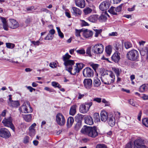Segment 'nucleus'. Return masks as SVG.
<instances>
[{
  "label": "nucleus",
  "mask_w": 148,
  "mask_h": 148,
  "mask_svg": "<svg viewBox=\"0 0 148 148\" xmlns=\"http://www.w3.org/2000/svg\"><path fill=\"white\" fill-rule=\"evenodd\" d=\"M77 106L76 105H74L72 106L70 108L69 114L73 116L76 113V108Z\"/></svg>",
  "instance_id": "obj_26"
},
{
  "label": "nucleus",
  "mask_w": 148,
  "mask_h": 148,
  "mask_svg": "<svg viewBox=\"0 0 148 148\" xmlns=\"http://www.w3.org/2000/svg\"><path fill=\"white\" fill-rule=\"evenodd\" d=\"M71 57V56L68 53H66L63 56V60L64 62L66 61L70 60L69 59Z\"/></svg>",
  "instance_id": "obj_34"
},
{
  "label": "nucleus",
  "mask_w": 148,
  "mask_h": 148,
  "mask_svg": "<svg viewBox=\"0 0 148 148\" xmlns=\"http://www.w3.org/2000/svg\"><path fill=\"white\" fill-rule=\"evenodd\" d=\"M78 98L79 99H81L82 98H83L85 95H86V94H81L79 92L78 93Z\"/></svg>",
  "instance_id": "obj_57"
},
{
  "label": "nucleus",
  "mask_w": 148,
  "mask_h": 148,
  "mask_svg": "<svg viewBox=\"0 0 148 148\" xmlns=\"http://www.w3.org/2000/svg\"><path fill=\"white\" fill-rule=\"evenodd\" d=\"M114 71L117 77H119L120 74L121 72V70L120 69L118 68H114Z\"/></svg>",
  "instance_id": "obj_42"
},
{
  "label": "nucleus",
  "mask_w": 148,
  "mask_h": 148,
  "mask_svg": "<svg viewBox=\"0 0 148 148\" xmlns=\"http://www.w3.org/2000/svg\"><path fill=\"white\" fill-rule=\"evenodd\" d=\"M0 19L1 21L3 23V27L4 29L5 30H8V26L6 19L2 17H1Z\"/></svg>",
  "instance_id": "obj_24"
},
{
  "label": "nucleus",
  "mask_w": 148,
  "mask_h": 148,
  "mask_svg": "<svg viewBox=\"0 0 148 148\" xmlns=\"http://www.w3.org/2000/svg\"><path fill=\"white\" fill-rule=\"evenodd\" d=\"M109 115H108L107 113L105 111H102L101 113V121L103 122H105L107 121Z\"/></svg>",
  "instance_id": "obj_18"
},
{
  "label": "nucleus",
  "mask_w": 148,
  "mask_h": 148,
  "mask_svg": "<svg viewBox=\"0 0 148 148\" xmlns=\"http://www.w3.org/2000/svg\"><path fill=\"white\" fill-rule=\"evenodd\" d=\"M29 136L32 137L34 136L35 134V130H29Z\"/></svg>",
  "instance_id": "obj_50"
},
{
  "label": "nucleus",
  "mask_w": 148,
  "mask_h": 148,
  "mask_svg": "<svg viewBox=\"0 0 148 148\" xmlns=\"http://www.w3.org/2000/svg\"><path fill=\"white\" fill-rule=\"evenodd\" d=\"M148 90V84H144L141 86L139 88V91L142 92Z\"/></svg>",
  "instance_id": "obj_27"
},
{
  "label": "nucleus",
  "mask_w": 148,
  "mask_h": 148,
  "mask_svg": "<svg viewBox=\"0 0 148 148\" xmlns=\"http://www.w3.org/2000/svg\"><path fill=\"white\" fill-rule=\"evenodd\" d=\"M110 4L109 1H105L102 2L100 4L99 8L102 11H104L108 9Z\"/></svg>",
  "instance_id": "obj_12"
},
{
  "label": "nucleus",
  "mask_w": 148,
  "mask_h": 148,
  "mask_svg": "<svg viewBox=\"0 0 148 148\" xmlns=\"http://www.w3.org/2000/svg\"><path fill=\"white\" fill-rule=\"evenodd\" d=\"M96 148H107V146L104 144H99L97 145Z\"/></svg>",
  "instance_id": "obj_49"
},
{
  "label": "nucleus",
  "mask_w": 148,
  "mask_h": 148,
  "mask_svg": "<svg viewBox=\"0 0 148 148\" xmlns=\"http://www.w3.org/2000/svg\"><path fill=\"white\" fill-rule=\"evenodd\" d=\"M127 57L129 60L134 61L136 60L139 57V53L135 50H132L128 52Z\"/></svg>",
  "instance_id": "obj_5"
},
{
  "label": "nucleus",
  "mask_w": 148,
  "mask_h": 148,
  "mask_svg": "<svg viewBox=\"0 0 148 148\" xmlns=\"http://www.w3.org/2000/svg\"><path fill=\"white\" fill-rule=\"evenodd\" d=\"M29 138L27 136H26L24 138L23 142L25 143H27L29 142Z\"/></svg>",
  "instance_id": "obj_56"
},
{
  "label": "nucleus",
  "mask_w": 148,
  "mask_h": 148,
  "mask_svg": "<svg viewBox=\"0 0 148 148\" xmlns=\"http://www.w3.org/2000/svg\"><path fill=\"white\" fill-rule=\"evenodd\" d=\"M82 126V121L80 120L76 124L75 128L76 130H79L81 127Z\"/></svg>",
  "instance_id": "obj_37"
},
{
  "label": "nucleus",
  "mask_w": 148,
  "mask_h": 148,
  "mask_svg": "<svg viewBox=\"0 0 148 148\" xmlns=\"http://www.w3.org/2000/svg\"><path fill=\"white\" fill-rule=\"evenodd\" d=\"M83 82L84 87L87 89H90L92 86V81L90 79H85Z\"/></svg>",
  "instance_id": "obj_15"
},
{
  "label": "nucleus",
  "mask_w": 148,
  "mask_h": 148,
  "mask_svg": "<svg viewBox=\"0 0 148 148\" xmlns=\"http://www.w3.org/2000/svg\"><path fill=\"white\" fill-rule=\"evenodd\" d=\"M10 136V134L8 130L4 128L0 130V136L4 138H8Z\"/></svg>",
  "instance_id": "obj_13"
},
{
  "label": "nucleus",
  "mask_w": 148,
  "mask_h": 148,
  "mask_svg": "<svg viewBox=\"0 0 148 148\" xmlns=\"http://www.w3.org/2000/svg\"><path fill=\"white\" fill-rule=\"evenodd\" d=\"M6 45L8 48L13 49L15 47V45L14 44L10 43H6Z\"/></svg>",
  "instance_id": "obj_43"
},
{
  "label": "nucleus",
  "mask_w": 148,
  "mask_h": 148,
  "mask_svg": "<svg viewBox=\"0 0 148 148\" xmlns=\"http://www.w3.org/2000/svg\"><path fill=\"white\" fill-rule=\"evenodd\" d=\"M93 117L95 122H97L100 121L99 115L98 113H94L93 115Z\"/></svg>",
  "instance_id": "obj_33"
},
{
  "label": "nucleus",
  "mask_w": 148,
  "mask_h": 148,
  "mask_svg": "<svg viewBox=\"0 0 148 148\" xmlns=\"http://www.w3.org/2000/svg\"><path fill=\"white\" fill-rule=\"evenodd\" d=\"M74 122V119L73 117L70 116L67 119V125L69 127H71Z\"/></svg>",
  "instance_id": "obj_31"
},
{
  "label": "nucleus",
  "mask_w": 148,
  "mask_h": 148,
  "mask_svg": "<svg viewBox=\"0 0 148 148\" xmlns=\"http://www.w3.org/2000/svg\"><path fill=\"white\" fill-rule=\"evenodd\" d=\"M83 35L86 38H88L91 37L93 35V32L90 30H88V29H83Z\"/></svg>",
  "instance_id": "obj_20"
},
{
  "label": "nucleus",
  "mask_w": 148,
  "mask_h": 148,
  "mask_svg": "<svg viewBox=\"0 0 148 148\" xmlns=\"http://www.w3.org/2000/svg\"><path fill=\"white\" fill-rule=\"evenodd\" d=\"M134 146L133 143L130 142L126 145L125 148H134Z\"/></svg>",
  "instance_id": "obj_46"
},
{
  "label": "nucleus",
  "mask_w": 148,
  "mask_h": 148,
  "mask_svg": "<svg viewBox=\"0 0 148 148\" xmlns=\"http://www.w3.org/2000/svg\"><path fill=\"white\" fill-rule=\"evenodd\" d=\"M51 84L52 86L55 87H58L59 88H61L60 85L58 82H52L51 83Z\"/></svg>",
  "instance_id": "obj_45"
},
{
  "label": "nucleus",
  "mask_w": 148,
  "mask_h": 148,
  "mask_svg": "<svg viewBox=\"0 0 148 148\" xmlns=\"http://www.w3.org/2000/svg\"><path fill=\"white\" fill-rule=\"evenodd\" d=\"M82 26H88L89 25V24L87 22L85 21H84L82 20Z\"/></svg>",
  "instance_id": "obj_60"
},
{
  "label": "nucleus",
  "mask_w": 148,
  "mask_h": 148,
  "mask_svg": "<svg viewBox=\"0 0 148 148\" xmlns=\"http://www.w3.org/2000/svg\"><path fill=\"white\" fill-rule=\"evenodd\" d=\"M20 112L25 113L31 112L33 110L31 107L29 102L27 101L23 103L20 108L19 109Z\"/></svg>",
  "instance_id": "obj_3"
},
{
  "label": "nucleus",
  "mask_w": 148,
  "mask_h": 148,
  "mask_svg": "<svg viewBox=\"0 0 148 148\" xmlns=\"http://www.w3.org/2000/svg\"><path fill=\"white\" fill-rule=\"evenodd\" d=\"M98 65L97 64H92L90 65V66L95 71H96V69L98 68Z\"/></svg>",
  "instance_id": "obj_54"
},
{
  "label": "nucleus",
  "mask_w": 148,
  "mask_h": 148,
  "mask_svg": "<svg viewBox=\"0 0 148 148\" xmlns=\"http://www.w3.org/2000/svg\"><path fill=\"white\" fill-rule=\"evenodd\" d=\"M85 123L90 125H91L93 124V122L91 117L87 116L85 118Z\"/></svg>",
  "instance_id": "obj_22"
},
{
  "label": "nucleus",
  "mask_w": 148,
  "mask_h": 148,
  "mask_svg": "<svg viewBox=\"0 0 148 148\" xmlns=\"http://www.w3.org/2000/svg\"><path fill=\"white\" fill-rule=\"evenodd\" d=\"M83 74L85 77H90L94 75V71L90 67H86L83 70Z\"/></svg>",
  "instance_id": "obj_9"
},
{
  "label": "nucleus",
  "mask_w": 148,
  "mask_h": 148,
  "mask_svg": "<svg viewBox=\"0 0 148 148\" xmlns=\"http://www.w3.org/2000/svg\"><path fill=\"white\" fill-rule=\"evenodd\" d=\"M32 43L35 46H38L41 44V43L39 40L36 41H32Z\"/></svg>",
  "instance_id": "obj_55"
},
{
  "label": "nucleus",
  "mask_w": 148,
  "mask_h": 148,
  "mask_svg": "<svg viewBox=\"0 0 148 148\" xmlns=\"http://www.w3.org/2000/svg\"><path fill=\"white\" fill-rule=\"evenodd\" d=\"M74 64V61L72 60L66 61L64 62V65L65 66L66 70V71L68 70L70 71V69L72 68V67Z\"/></svg>",
  "instance_id": "obj_14"
},
{
  "label": "nucleus",
  "mask_w": 148,
  "mask_h": 148,
  "mask_svg": "<svg viewBox=\"0 0 148 148\" xmlns=\"http://www.w3.org/2000/svg\"><path fill=\"white\" fill-rule=\"evenodd\" d=\"M49 66L52 68H56L57 66V64L55 63H51L49 64Z\"/></svg>",
  "instance_id": "obj_59"
},
{
  "label": "nucleus",
  "mask_w": 148,
  "mask_h": 148,
  "mask_svg": "<svg viewBox=\"0 0 148 148\" xmlns=\"http://www.w3.org/2000/svg\"><path fill=\"white\" fill-rule=\"evenodd\" d=\"M76 66L78 70V71H80L83 68L84 65L82 63H77L76 64Z\"/></svg>",
  "instance_id": "obj_36"
},
{
  "label": "nucleus",
  "mask_w": 148,
  "mask_h": 148,
  "mask_svg": "<svg viewBox=\"0 0 148 148\" xmlns=\"http://www.w3.org/2000/svg\"><path fill=\"white\" fill-rule=\"evenodd\" d=\"M106 51L108 55H110L112 51V48L111 46L110 45H109L106 48Z\"/></svg>",
  "instance_id": "obj_38"
},
{
  "label": "nucleus",
  "mask_w": 148,
  "mask_h": 148,
  "mask_svg": "<svg viewBox=\"0 0 148 148\" xmlns=\"http://www.w3.org/2000/svg\"><path fill=\"white\" fill-rule=\"evenodd\" d=\"M75 35L77 37H80V33L81 32H83V29H82L79 30H78L77 29H75Z\"/></svg>",
  "instance_id": "obj_40"
},
{
  "label": "nucleus",
  "mask_w": 148,
  "mask_h": 148,
  "mask_svg": "<svg viewBox=\"0 0 148 148\" xmlns=\"http://www.w3.org/2000/svg\"><path fill=\"white\" fill-rule=\"evenodd\" d=\"M95 36L96 37H97L99 35V34L101 32V30H97L96 29L95 30Z\"/></svg>",
  "instance_id": "obj_61"
},
{
  "label": "nucleus",
  "mask_w": 148,
  "mask_h": 148,
  "mask_svg": "<svg viewBox=\"0 0 148 148\" xmlns=\"http://www.w3.org/2000/svg\"><path fill=\"white\" fill-rule=\"evenodd\" d=\"M56 120L57 124L60 126L64 125L65 123L64 117L61 113H58L57 114Z\"/></svg>",
  "instance_id": "obj_7"
},
{
  "label": "nucleus",
  "mask_w": 148,
  "mask_h": 148,
  "mask_svg": "<svg viewBox=\"0 0 148 148\" xmlns=\"http://www.w3.org/2000/svg\"><path fill=\"white\" fill-rule=\"evenodd\" d=\"M36 124L35 123H34L32 124L29 127V130H34V127L36 126Z\"/></svg>",
  "instance_id": "obj_62"
},
{
  "label": "nucleus",
  "mask_w": 148,
  "mask_h": 148,
  "mask_svg": "<svg viewBox=\"0 0 148 148\" xmlns=\"http://www.w3.org/2000/svg\"><path fill=\"white\" fill-rule=\"evenodd\" d=\"M76 50V49H75ZM77 52L81 54H84L85 53V51L84 49H82L79 50H76Z\"/></svg>",
  "instance_id": "obj_52"
},
{
  "label": "nucleus",
  "mask_w": 148,
  "mask_h": 148,
  "mask_svg": "<svg viewBox=\"0 0 148 148\" xmlns=\"http://www.w3.org/2000/svg\"><path fill=\"white\" fill-rule=\"evenodd\" d=\"M23 118L26 121L29 122L31 121L32 116L31 114L25 115L23 116Z\"/></svg>",
  "instance_id": "obj_35"
},
{
  "label": "nucleus",
  "mask_w": 148,
  "mask_h": 148,
  "mask_svg": "<svg viewBox=\"0 0 148 148\" xmlns=\"http://www.w3.org/2000/svg\"><path fill=\"white\" fill-rule=\"evenodd\" d=\"M101 98H95L93 99V101H96L97 102L100 103L101 101Z\"/></svg>",
  "instance_id": "obj_58"
},
{
  "label": "nucleus",
  "mask_w": 148,
  "mask_h": 148,
  "mask_svg": "<svg viewBox=\"0 0 148 148\" xmlns=\"http://www.w3.org/2000/svg\"><path fill=\"white\" fill-rule=\"evenodd\" d=\"M76 5L81 8H83L85 6V1L84 0H75Z\"/></svg>",
  "instance_id": "obj_21"
},
{
  "label": "nucleus",
  "mask_w": 148,
  "mask_h": 148,
  "mask_svg": "<svg viewBox=\"0 0 148 148\" xmlns=\"http://www.w3.org/2000/svg\"><path fill=\"white\" fill-rule=\"evenodd\" d=\"M142 97L144 100L148 99V95H146L145 94H143V96Z\"/></svg>",
  "instance_id": "obj_64"
},
{
  "label": "nucleus",
  "mask_w": 148,
  "mask_h": 148,
  "mask_svg": "<svg viewBox=\"0 0 148 148\" xmlns=\"http://www.w3.org/2000/svg\"><path fill=\"white\" fill-rule=\"evenodd\" d=\"M93 84L94 86L98 87L100 85L101 82L97 77H95L94 79Z\"/></svg>",
  "instance_id": "obj_32"
},
{
  "label": "nucleus",
  "mask_w": 148,
  "mask_h": 148,
  "mask_svg": "<svg viewBox=\"0 0 148 148\" xmlns=\"http://www.w3.org/2000/svg\"><path fill=\"white\" fill-rule=\"evenodd\" d=\"M92 11V10L91 9L88 8L84 9V11L85 14H87L90 13Z\"/></svg>",
  "instance_id": "obj_44"
},
{
  "label": "nucleus",
  "mask_w": 148,
  "mask_h": 148,
  "mask_svg": "<svg viewBox=\"0 0 148 148\" xmlns=\"http://www.w3.org/2000/svg\"><path fill=\"white\" fill-rule=\"evenodd\" d=\"M129 103L132 106L135 107H137L138 105L136 103V102L133 99H130L129 101Z\"/></svg>",
  "instance_id": "obj_39"
},
{
  "label": "nucleus",
  "mask_w": 148,
  "mask_h": 148,
  "mask_svg": "<svg viewBox=\"0 0 148 148\" xmlns=\"http://www.w3.org/2000/svg\"><path fill=\"white\" fill-rule=\"evenodd\" d=\"M98 19V15H91L88 18V21L92 23L96 22L97 21Z\"/></svg>",
  "instance_id": "obj_23"
},
{
  "label": "nucleus",
  "mask_w": 148,
  "mask_h": 148,
  "mask_svg": "<svg viewBox=\"0 0 148 148\" xmlns=\"http://www.w3.org/2000/svg\"><path fill=\"white\" fill-rule=\"evenodd\" d=\"M70 71L68 70L67 71L71 75H75L77 73H78L79 72L78 71V70L76 66H74V68H73L72 67V68L70 69Z\"/></svg>",
  "instance_id": "obj_29"
},
{
  "label": "nucleus",
  "mask_w": 148,
  "mask_h": 148,
  "mask_svg": "<svg viewBox=\"0 0 148 148\" xmlns=\"http://www.w3.org/2000/svg\"><path fill=\"white\" fill-rule=\"evenodd\" d=\"M135 5H134L132 8H128L127 9L128 11L129 12H132L133 11L135 10Z\"/></svg>",
  "instance_id": "obj_63"
},
{
  "label": "nucleus",
  "mask_w": 148,
  "mask_h": 148,
  "mask_svg": "<svg viewBox=\"0 0 148 148\" xmlns=\"http://www.w3.org/2000/svg\"><path fill=\"white\" fill-rule=\"evenodd\" d=\"M44 89L46 90L49 92H54L55 91L54 89L47 87H45Z\"/></svg>",
  "instance_id": "obj_51"
},
{
  "label": "nucleus",
  "mask_w": 148,
  "mask_h": 148,
  "mask_svg": "<svg viewBox=\"0 0 148 148\" xmlns=\"http://www.w3.org/2000/svg\"><path fill=\"white\" fill-rule=\"evenodd\" d=\"M123 5V4H121L116 8L111 7L110 9L108 10V11L112 14L117 15V12L121 11Z\"/></svg>",
  "instance_id": "obj_11"
},
{
  "label": "nucleus",
  "mask_w": 148,
  "mask_h": 148,
  "mask_svg": "<svg viewBox=\"0 0 148 148\" xmlns=\"http://www.w3.org/2000/svg\"><path fill=\"white\" fill-rule=\"evenodd\" d=\"M8 104L10 106L14 107H17L20 106V103L18 101H13L11 102H8Z\"/></svg>",
  "instance_id": "obj_28"
},
{
  "label": "nucleus",
  "mask_w": 148,
  "mask_h": 148,
  "mask_svg": "<svg viewBox=\"0 0 148 148\" xmlns=\"http://www.w3.org/2000/svg\"><path fill=\"white\" fill-rule=\"evenodd\" d=\"M108 124L111 127H112L115 124V119L114 117L112 114L109 115L107 120Z\"/></svg>",
  "instance_id": "obj_16"
},
{
  "label": "nucleus",
  "mask_w": 148,
  "mask_h": 148,
  "mask_svg": "<svg viewBox=\"0 0 148 148\" xmlns=\"http://www.w3.org/2000/svg\"><path fill=\"white\" fill-rule=\"evenodd\" d=\"M143 125L147 127H148V118H145L142 119Z\"/></svg>",
  "instance_id": "obj_41"
},
{
  "label": "nucleus",
  "mask_w": 148,
  "mask_h": 148,
  "mask_svg": "<svg viewBox=\"0 0 148 148\" xmlns=\"http://www.w3.org/2000/svg\"><path fill=\"white\" fill-rule=\"evenodd\" d=\"M133 144L134 148H140L145 144V141L142 138H139L135 140Z\"/></svg>",
  "instance_id": "obj_10"
},
{
  "label": "nucleus",
  "mask_w": 148,
  "mask_h": 148,
  "mask_svg": "<svg viewBox=\"0 0 148 148\" xmlns=\"http://www.w3.org/2000/svg\"><path fill=\"white\" fill-rule=\"evenodd\" d=\"M53 36L49 34H48L47 36L45 38V40H51L53 38Z\"/></svg>",
  "instance_id": "obj_48"
},
{
  "label": "nucleus",
  "mask_w": 148,
  "mask_h": 148,
  "mask_svg": "<svg viewBox=\"0 0 148 148\" xmlns=\"http://www.w3.org/2000/svg\"><path fill=\"white\" fill-rule=\"evenodd\" d=\"M71 12L75 15L77 14L80 15L81 13V11L79 9L75 7H73L72 8Z\"/></svg>",
  "instance_id": "obj_25"
},
{
  "label": "nucleus",
  "mask_w": 148,
  "mask_h": 148,
  "mask_svg": "<svg viewBox=\"0 0 148 148\" xmlns=\"http://www.w3.org/2000/svg\"><path fill=\"white\" fill-rule=\"evenodd\" d=\"M108 15L106 12H105L104 13H103L100 16V17L99 18V20L101 21H106L107 19L106 16Z\"/></svg>",
  "instance_id": "obj_30"
},
{
  "label": "nucleus",
  "mask_w": 148,
  "mask_h": 148,
  "mask_svg": "<svg viewBox=\"0 0 148 148\" xmlns=\"http://www.w3.org/2000/svg\"><path fill=\"white\" fill-rule=\"evenodd\" d=\"M92 51L95 54L102 53L104 49V46L101 44L92 45Z\"/></svg>",
  "instance_id": "obj_4"
},
{
  "label": "nucleus",
  "mask_w": 148,
  "mask_h": 148,
  "mask_svg": "<svg viewBox=\"0 0 148 148\" xmlns=\"http://www.w3.org/2000/svg\"><path fill=\"white\" fill-rule=\"evenodd\" d=\"M81 132L88 136L95 138L98 135L96 127H88L84 126L81 130Z\"/></svg>",
  "instance_id": "obj_1"
},
{
  "label": "nucleus",
  "mask_w": 148,
  "mask_h": 148,
  "mask_svg": "<svg viewBox=\"0 0 148 148\" xmlns=\"http://www.w3.org/2000/svg\"><path fill=\"white\" fill-rule=\"evenodd\" d=\"M92 46L91 47H89L87 48L86 50V53L88 54L89 56H91V49H92Z\"/></svg>",
  "instance_id": "obj_53"
},
{
  "label": "nucleus",
  "mask_w": 148,
  "mask_h": 148,
  "mask_svg": "<svg viewBox=\"0 0 148 148\" xmlns=\"http://www.w3.org/2000/svg\"><path fill=\"white\" fill-rule=\"evenodd\" d=\"M125 46L126 49H129L132 47V45L131 43L128 42H127L125 43Z\"/></svg>",
  "instance_id": "obj_47"
},
{
  "label": "nucleus",
  "mask_w": 148,
  "mask_h": 148,
  "mask_svg": "<svg viewBox=\"0 0 148 148\" xmlns=\"http://www.w3.org/2000/svg\"><path fill=\"white\" fill-rule=\"evenodd\" d=\"M92 104V102H86L81 105L79 108L80 112L82 113H87Z\"/></svg>",
  "instance_id": "obj_6"
},
{
  "label": "nucleus",
  "mask_w": 148,
  "mask_h": 148,
  "mask_svg": "<svg viewBox=\"0 0 148 148\" xmlns=\"http://www.w3.org/2000/svg\"><path fill=\"white\" fill-rule=\"evenodd\" d=\"M9 25L10 27L12 29H15L19 26V24L14 19H10V20Z\"/></svg>",
  "instance_id": "obj_17"
},
{
  "label": "nucleus",
  "mask_w": 148,
  "mask_h": 148,
  "mask_svg": "<svg viewBox=\"0 0 148 148\" xmlns=\"http://www.w3.org/2000/svg\"><path fill=\"white\" fill-rule=\"evenodd\" d=\"M2 123L5 126L9 127L13 131H15V127L12 123V119L11 117H10L7 119H5L2 121Z\"/></svg>",
  "instance_id": "obj_8"
},
{
  "label": "nucleus",
  "mask_w": 148,
  "mask_h": 148,
  "mask_svg": "<svg viewBox=\"0 0 148 148\" xmlns=\"http://www.w3.org/2000/svg\"><path fill=\"white\" fill-rule=\"evenodd\" d=\"M107 75L102 78V82L105 84L110 85L114 82L115 78L114 74L111 71H107L106 73Z\"/></svg>",
  "instance_id": "obj_2"
},
{
  "label": "nucleus",
  "mask_w": 148,
  "mask_h": 148,
  "mask_svg": "<svg viewBox=\"0 0 148 148\" xmlns=\"http://www.w3.org/2000/svg\"><path fill=\"white\" fill-rule=\"evenodd\" d=\"M120 54L118 52H115L112 57V59L115 62H118L120 59Z\"/></svg>",
  "instance_id": "obj_19"
}]
</instances>
